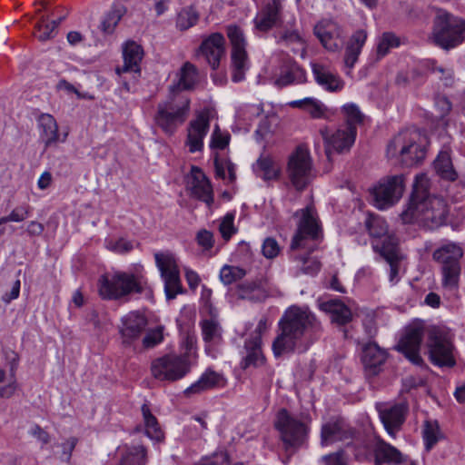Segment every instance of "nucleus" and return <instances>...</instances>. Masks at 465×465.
<instances>
[{
    "instance_id": "nucleus-1",
    "label": "nucleus",
    "mask_w": 465,
    "mask_h": 465,
    "mask_svg": "<svg viewBox=\"0 0 465 465\" xmlns=\"http://www.w3.org/2000/svg\"><path fill=\"white\" fill-rule=\"evenodd\" d=\"M280 332L272 342L275 357L282 354L305 352L322 332V323L308 307L292 305L279 322Z\"/></svg>"
},
{
    "instance_id": "nucleus-2",
    "label": "nucleus",
    "mask_w": 465,
    "mask_h": 465,
    "mask_svg": "<svg viewBox=\"0 0 465 465\" xmlns=\"http://www.w3.org/2000/svg\"><path fill=\"white\" fill-rule=\"evenodd\" d=\"M429 188L428 176L424 173L418 174L408 207L401 213L404 223H417L430 230L436 229L445 223L447 204L442 198L431 196Z\"/></svg>"
},
{
    "instance_id": "nucleus-3",
    "label": "nucleus",
    "mask_w": 465,
    "mask_h": 465,
    "mask_svg": "<svg viewBox=\"0 0 465 465\" xmlns=\"http://www.w3.org/2000/svg\"><path fill=\"white\" fill-rule=\"evenodd\" d=\"M175 88L169 87L167 98L157 104L153 117L155 125L167 135H173L190 113L191 99L183 94L175 93Z\"/></svg>"
},
{
    "instance_id": "nucleus-4",
    "label": "nucleus",
    "mask_w": 465,
    "mask_h": 465,
    "mask_svg": "<svg viewBox=\"0 0 465 465\" xmlns=\"http://www.w3.org/2000/svg\"><path fill=\"white\" fill-rule=\"evenodd\" d=\"M312 419L308 413H292L281 409L274 421L286 450L298 449L307 440Z\"/></svg>"
},
{
    "instance_id": "nucleus-5",
    "label": "nucleus",
    "mask_w": 465,
    "mask_h": 465,
    "mask_svg": "<svg viewBox=\"0 0 465 465\" xmlns=\"http://www.w3.org/2000/svg\"><path fill=\"white\" fill-rule=\"evenodd\" d=\"M430 40L444 50L457 47L465 40V20L439 9L433 20Z\"/></svg>"
},
{
    "instance_id": "nucleus-6",
    "label": "nucleus",
    "mask_w": 465,
    "mask_h": 465,
    "mask_svg": "<svg viewBox=\"0 0 465 465\" xmlns=\"http://www.w3.org/2000/svg\"><path fill=\"white\" fill-rule=\"evenodd\" d=\"M463 256L462 248L454 242H449L437 248L432 253V259L440 268L441 285L445 290H458L461 272L460 259Z\"/></svg>"
},
{
    "instance_id": "nucleus-7",
    "label": "nucleus",
    "mask_w": 465,
    "mask_h": 465,
    "mask_svg": "<svg viewBox=\"0 0 465 465\" xmlns=\"http://www.w3.org/2000/svg\"><path fill=\"white\" fill-rule=\"evenodd\" d=\"M426 348L430 362L439 367L456 365L455 346L450 331L443 327L431 326L426 331Z\"/></svg>"
},
{
    "instance_id": "nucleus-8",
    "label": "nucleus",
    "mask_w": 465,
    "mask_h": 465,
    "mask_svg": "<svg viewBox=\"0 0 465 465\" xmlns=\"http://www.w3.org/2000/svg\"><path fill=\"white\" fill-rule=\"evenodd\" d=\"M420 134L415 131L400 132L389 143L387 156L395 159L396 163L411 167L425 158L424 147L418 143Z\"/></svg>"
},
{
    "instance_id": "nucleus-9",
    "label": "nucleus",
    "mask_w": 465,
    "mask_h": 465,
    "mask_svg": "<svg viewBox=\"0 0 465 465\" xmlns=\"http://www.w3.org/2000/svg\"><path fill=\"white\" fill-rule=\"evenodd\" d=\"M99 284L101 296L109 300H117L132 293H141L143 291L139 277L124 272L103 275L99 280Z\"/></svg>"
},
{
    "instance_id": "nucleus-10",
    "label": "nucleus",
    "mask_w": 465,
    "mask_h": 465,
    "mask_svg": "<svg viewBox=\"0 0 465 465\" xmlns=\"http://www.w3.org/2000/svg\"><path fill=\"white\" fill-rule=\"evenodd\" d=\"M294 216L299 217V222L297 223V231L291 242V249L308 248L312 251L313 248L309 246L308 242L310 241H318L322 237V226L317 212L312 205H309L295 212Z\"/></svg>"
},
{
    "instance_id": "nucleus-11",
    "label": "nucleus",
    "mask_w": 465,
    "mask_h": 465,
    "mask_svg": "<svg viewBox=\"0 0 465 465\" xmlns=\"http://www.w3.org/2000/svg\"><path fill=\"white\" fill-rule=\"evenodd\" d=\"M288 179L299 192L303 191L313 179L312 163L309 151L298 146L289 158L286 167Z\"/></svg>"
},
{
    "instance_id": "nucleus-12",
    "label": "nucleus",
    "mask_w": 465,
    "mask_h": 465,
    "mask_svg": "<svg viewBox=\"0 0 465 465\" xmlns=\"http://www.w3.org/2000/svg\"><path fill=\"white\" fill-rule=\"evenodd\" d=\"M404 189V175L388 176L372 189L371 196L373 204L378 209H386L400 200Z\"/></svg>"
},
{
    "instance_id": "nucleus-13",
    "label": "nucleus",
    "mask_w": 465,
    "mask_h": 465,
    "mask_svg": "<svg viewBox=\"0 0 465 465\" xmlns=\"http://www.w3.org/2000/svg\"><path fill=\"white\" fill-rule=\"evenodd\" d=\"M427 329L422 322H415L405 328L397 350L401 352L411 362L421 365L423 360L420 356V345Z\"/></svg>"
},
{
    "instance_id": "nucleus-14",
    "label": "nucleus",
    "mask_w": 465,
    "mask_h": 465,
    "mask_svg": "<svg viewBox=\"0 0 465 465\" xmlns=\"http://www.w3.org/2000/svg\"><path fill=\"white\" fill-rule=\"evenodd\" d=\"M156 265L164 281V291L168 300L174 299L183 292L176 259L171 252H156Z\"/></svg>"
},
{
    "instance_id": "nucleus-15",
    "label": "nucleus",
    "mask_w": 465,
    "mask_h": 465,
    "mask_svg": "<svg viewBox=\"0 0 465 465\" xmlns=\"http://www.w3.org/2000/svg\"><path fill=\"white\" fill-rule=\"evenodd\" d=\"M227 36L232 44V80L235 83L244 79L245 71L249 68L248 56L245 50V39L242 31L236 25L227 27Z\"/></svg>"
},
{
    "instance_id": "nucleus-16",
    "label": "nucleus",
    "mask_w": 465,
    "mask_h": 465,
    "mask_svg": "<svg viewBox=\"0 0 465 465\" xmlns=\"http://www.w3.org/2000/svg\"><path fill=\"white\" fill-rule=\"evenodd\" d=\"M152 373L160 381H176L182 379L190 371L186 355H165L152 364Z\"/></svg>"
},
{
    "instance_id": "nucleus-17",
    "label": "nucleus",
    "mask_w": 465,
    "mask_h": 465,
    "mask_svg": "<svg viewBox=\"0 0 465 465\" xmlns=\"http://www.w3.org/2000/svg\"><path fill=\"white\" fill-rule=\"evenodd\" d=\"M212 110L203 108L196 113L195 119L192 120L187 127L185 144L190 153L201 152L203 148V139L210 129Z\"/></svg>"
},
{
    "instance_id": "nucleus-18",
    "label": "nucleus",
    "mask_w": 465,
    "mask_h": 465,
    "mask_svg": "<svg viewBox=\"0 0 465 465\" xmlns=\"http://www.w3.org/2000/svg\"><path fill=\"white\" fill-rule=\"evenodd\" d=\"M320 134L324 141L326 155L331 159L332 152L341 153L351 149L355 142L357 131L342 127L330 134L327 128H322Z\"/></svg>"
},
{
    "instance_id": "nucleus-19",
    "label": "nucleus",
    "mask_w": 465,
    "mask_h": 465,
    "mask_svg": "<svg viewBox=\"0 0 465 465\" xmlns=\"http://www.w3.org/2000/svg\"><path fill=\"white\" fill-rule=\"evenodd\" d=\"M381 420L390 436L395 438L396 433L401 430L409 411L406 402H399L393 405L380 404L378 407Z\"/></svg>"
},
{
    "instance_id": "nucleus-20",
    "label": "nucleus",
    "mask_w": 465,
    "mask_h": 465,
    "mask_svg": "<svg viewBox=\"0 0 465 465\" xmlns=\"http://www.w3.org/2000/svg\"><path fill=\"white\" fill-rule=\"evenodd\" d=\"M147 319L144 315L132 312L122 319V326L119 329L122 343L124 347L134 346L147 326Z\"/></svg>"
},
{
    "instance_id": "nucleus-21",
    "label": "nucleus",
    "mask_w": 465,
    "mask_h": 465,
    "mask_svg": "<svg viewBox=\"0 0 465 465\" xmlns=\"http://www.w3.org/2000/svg\"><path fill=\"white\" fill-rule=\"evenodd\" d=\"M313 32L327 50L334 52L341 47L344 32L336 22L322 20L314 26Z\"/></svg>"
},
{
    "instance_id": "nucleus-22",
    "label": "nucleus",
    "mask_w": 465,
    "mask_h": 465,
    "mask_svg": "<svg viewBox=\"0 0 465 465\" xmlns=\"http://www.w3.org/2000/svg\"><path fill=\"white\" fill-rule=\"evenodd\" d=\"M225 39L220 33H213L204 38L198 48V54L204 57L213 70L220 65L222 57L225 54Z\"/></svg>"
},
{
    "instance_id": "nucleus-23",
    "label": "nucleus",
    "mask_w": 465,
    "mask_h": 465,
    "mask_svg": "<svg viewBox=\"0 0 465 465\" xmlns=\"http://www.w3.org/2000/svg\"><path fill=\"white\" fill-rule=\"evenodd\" d=\"M187 186L192 197L205 203L208 207H211L213 203V186L207 176L200 168L192 166L191 177Z\"/></svg>"
},
{
    "instance_id": "nucleus-24",
    "label": "nucleus",
    "mask_w": 465,
    "mask_h": 465,
    "mask_svg": "<svg viewBox=\"0 0 465 465\" xmlns=\"http://www.w3.org/2000/svg\"><path fill=\"white\" fill-rule=\"evenodd\" d=\"M282 3L280 0H264L261 10L254 18L256 29L267 32L281 21Z\"/></svg>"
},
{
    "instance_id": "nucleus-25",
    "label": "nucleus",
    "mask_w": 465,
    "mask_h": 465,
    "mask_svg": "<svg viewBox=\"0 0 465 465\" xmlns=\"http://www.w3.org/2000/svg\"><path fill=\"white\" fill-rule=\"evenodd\" d=\"M354 430L342 420H330L322 425L321 431L322 445L327 446L337 441L351 440Z\"/></svg>"
},
{
    "instance_id": "nucleus-26",
    "label": "nucleus",
    "mask_w": 465,
    "mask_h": 465,
    "mask_svg": "<svg viewBox=\"0 0 465 465\" xmlns=\"http://www.w3.org/2000/svg\"><path fill=\"white\" fill-rule=\"evenodd\" d=\"M374 252L380 253L390 265L389 279L391 283L399 281L400 264L403 259L399 246L392 241L387 240L386 243H374Z\"/></svg>"
},
{
    "instance_id": "nucleus-27",
    "label": "nucleus",
    "mask_w": 465,
    "mask_h": 465,
    "mask_svg": "<svg viewBox=\"0 0 465 465\" xmlns=\"http://www.w3.org/2000/svg\"><path fill=\"white\" fill-rule=\"evenodd\" d=\"M143 57V47L134 41H128L123 46L124 64L115 68L117 74L141 72L140 63Z\"/></svg>"
},
{
    "instance_id": "nucleus-28",
    "label": "nucleus",
    "mask_w": 465,
    "mask_h": 465,
    "mask_svg": "<svg viewBox=\"0 0 465 465\" xmlns=\"http://www.w3.org/2000/svg\"><path fill=\"white\" fill-rule=\"evenodd\" d=\"M366 229L372 238L371 245L374 249V243H386L387 240H392L398 245L397 238L388 233V225L386 221L378 215L370 214L365 221Z\"/></svg>"
},
{
    "instance_id": "nucleus-29",
    "label": "nucleus",
    "mask_w": 465,
    "mask_h": 465,
    "mask_svg": "<svg viewBox=\"0 0 465 465\" xmlns=\"http://www.w3.org/2000/svg\"><path fill=\"white\" fill-rule=\"evenodd\" d=\"M312 69L316 82L327 91L337 92L342 89V80L328 66L315 63L312 64Z\"/></svg>"
},
{
    "instance_id": "nucleus-30",
    "label": "nucleus",
    "mask_w": 465,
    "mask_h": 465,
    "mask_svg": "<svg viewBox=\"0 0 465 465\" xmlns=\"http://www.w3.org/2000/svg\"><path fill=\"white\" fill-rule=\"evenodd\" d=\"M386 359V351L376 343L370 342L362 349V363L365 369L372 375H376L380 371V368Z\"/></svg>"
},
{
    "instance_id": "nucleus-31",
    "label": "nucleus",
    "mask_w": 465,
    "mask_h": 465,
    "mask_svg": "<svg viewBox=\"0 0 465 465\" xmlns=\"http://www.w3.org/2000/svg\"><path fill=\"white\" fill-rule=\"evenodd\" d=\"M367 32L363 29L356 30L349 38L344 53V64L352 69L359 59L363 45L367 40Z\"/></svg>"
},
{
    "instance_id": "nucleus-32",
    "label": "nucleus",
    "mask_w": 465,
    "mask_h": 465,
    "mask_svg": "<svg viewBox=\"0 0 465 465\" xmlns=\"http://www.w3.org/2000/svg\"><path fill=\"white\" fill-rule=\"evenodd\" d=\"M374 465L389 463L400 465L406 461L405 456L394 446L380 440L374 449Z\"/></svg>"
},
{
    "instance_id": "nucleus-33",
    "label": "nucleus",
    "mask_w": 465,
    "mask_h": 465,
    "mask_svg": "<svg viewBox=\"0 0 465 465\" xmlns=\"http://www.w3.org/2000/svg\"><path fill=\"white\" fill-rule=\"evenodd\" d=\"M252 170L257 177L265 182L278 180L281 175L280 165L269 154H262L253 163Z\"/></svg>"
},
{
    "instance_id": "nucleus-34",
    "label": "nucleus",
    "mask_w": 465,
    "mask_h": 465,
    "mask_svg": "<svg viewBox=\"0 0 465 465\" xmlns=\"http://www.w3.org/2000/svg\"><path fill=\"white\" fill-rule=\"evenodd\" d=\"M40 138L45 147L56 144L59 141L58 125L53 115L42 114L37 118Z\"/></svg>"
},
{
    "instance_id": "nucleus-35",
    "label": "nucleus",
    "mask_w": 465,
    "mask_h": 465,
    "mask_svg": "<svg viewBox=\"0 0 465 465\" xmlns=\"http://www.w3.org/2000/svg\"><path fill=\"white\" fill-rule=\"evenodd\" d=\"M244 356L241 362L242 369L251 366L258 367L263 364L264 356L262 351V341H259V336L256 338H248L244 342Z\"/></svg>"
},
{
    "instance_id": "nucleus-36",
    "label": "nucleus",
    "mask_w": 465,
    "mask_h": 465,
    "mask_svg": "<svg viewBox=\"0 0 465 465\" xmlns=\"http://www.w3.org/2000/svg\"><path fill=\"white\" fill-rule=\"evenodd\" d=\"M179 79L177 84L169 87H176L175 93L183 94V90H193L199 83V72L197 67L190 62H185L178 74Z\"/></svg>"
},
{
    "instance_id": "nucleus-37",
    "label": "nucleus",
    "mask_w": 465,
    "mask_h": 465,
    "mask_svg": "<svg viewBox=\"0 0 465 465\" xmlns=\"http://www.w3.org/2000/svg\"><path fill=\"white\" fill-rule=\"evenodd\" d=\"M322 309L330 313L331 322L338 325H345L352 319L350 308L339 300H330L323 302Z\"/></svg>"
},
{
    "instance_id": "nucleus-38",
    "label": "nucleus",
    "mask_w": 465,
    "mask_h": 465,
    "mask_svg": "<svg viewBox=\"0 0 465 465\" xmlns=\"http://www.w3.org/2000/svg\"><path fill=\"white\" fill-rule=\"evenodd\" d=\"M277 43L286 47H290L292 51L300 54L302 58L306 54V43L303 37L297 30H283L277 36Z\"/></svg>"
},
{
    "instance_id": "nucleus-39",
    "label": "nucleus",
    "mask_w": 465,
    "mask_h": 465,
    "mask_svg": "<svg viewBox=\"0 0 465 465\" xmlns=\"http://www.w3.org/2000/svg\"><path fill=\"white\" fill-rule=\"evenodd\" d=\"M434 169L437 174L445 181L455 182L459 178L448 151L443 150L440 152L434 161Z\"/></svg>"
},
{
    "instance_id": "nucleus-40",
    "label": "nucleus",
    "mask_w": 465,
    "mask_h": 465,
    "mask_svg": "<svg viewBox=\"0 0 465 465\" xmlns=\"http://www.w3.org/2000/svg\"><path fill=\"white\" fill-rule=\"evenodd\" d=\"M147 450L143 445H124L118 465H145Z\"/></svg>"
},
{
    "instance_id": "nucleus-41",
    "label": "nucleus",
    "mask_w": 465,
    "mask_h": 465,
    "mask_svg": "<svg viewBox=\"0 0 465 465\" xmlns=\"http://www.w3.org/2000/svg\"><path fill=\"white\" fill-rule=\"evenodd\" d=\"M221 381L222 377L220 374L213 371H207L197 381L184 391V394L189 396L191 394H199L205 391L212 390L219 386Z\"/></svg>"
},
{
    "instance_id": "nucleus-42",
    "label": "nucleus",
    "mask_w": 465,
    "mask_h": 465,
    "mask_svg": "<svg viewBox=\"0 0 465 465\" xmlns=\"http://www.w3.org/2000/svg\"><path fill=\"white\" fill-rule=\"evenodd\" d=\"M289 105L293 108H301L306 111L312 118H325L327 114L326 106L317 99L304 98L302 100H295L289 103Z\"/></svg>"
},
{
    "instance_id": "nucleus-43",
    "label": "nucleus",
    "mask_w": 465,
    "mask_h": 465,
    "mask_svg": "<svg viewBox=\"0 0 465 465\" xmlns=\"http://www.w3.org/2000/svg\"><path fill=\"white\" fill-rule=\"evenodd\" d=\"M142 414L145 428V434L148 438L155 441H161L163 439V432L154 415L151 412L147 404L142 406Z\"/></svg>"
},
{
    "instance_id": "nucleus-44",
    "label": "nucleus",
    "mask_w": 465,
    "mask_h": 465,
    "mask_svg": "<svg viewBox=\"0 0 465 465\" xmlns=\"http://www.w3.org/2000/svg\"><path fill=\"white\" fill-rule=\"evenodd\" d=\"M238 296L241 299L250 301H262L265 298V291L262 281L257 280L251 282H245L238 287Z\"/></svg>"
},
{
    "instance_id": "nucleus-45",
    "label": "nucleus",
    "mask_w": 465,
    "mask_h": 465,
    "mask_svg": "<svg viewBox=\"0 0 465 465\" xmlns=\"http://www.w3.org/2000/svg\"><path fill=\"white\" fill-rule=\"evenodd\" d=\"M58 23L48 21L47 17L42 15L35 25L34 35L40 42H46L55 37Z\"/></svg>"
},
{
    "instance_id": "nucleus-46",
    "label": "nucleus",
    "mask_w": 465,
    "mask_h": 465,
    "mask_svg": "<svg viewBox=\"0 0 465 465\" xmlns=\"http://www.w3.org/2000/svg\"><path fill=\"white\" fill-rule=\"evenodd\" d=\"M305 81V72L295 63H293L289 69L282 73L275 81V84L280 86H286L293 83H303Z\"/></svg>"
},
{
    "instance_id": "nucleus-47",
    "label": "nucleus",
    "mask_w": 465,
    "mask_h": 465,
    "mask_svg": "<svg viewBox=\"0 0 465 465\" xmlns=\"http://www.w3.org/2000/svg\"><path fill=\"white\" fill-rule=\"evenodd\" d=\"M215 175L223 180L233 183L236 180L235 165L229 159L214 158Z\"/></svg>"
},
{
    "instance_id": "nucleus-48",
    "label": "nucleus",
    "mask_w": 465,
    "mask_h": 465,
    "mask_svg": "<svg viewBox=\"0 0 465 465\" xmlns=\"http://www.w3.org/2000/svg\"><path fill=\"white\" fill-rule=\"evenodd\" d=\"M423 440L427 451H430L440 438L439 424L436 420H426L423 425Z\"/></svg>"
},
{
    "instance_id": "nucleus-49",
    "label": "nucleus",
    "mask_w": 465,
    "mask_h": 465,
    "mask_svg": "<svg viewBox=\"0 0 465 465\" xmlns=\"http://www.w3.org/2000/svg\"><path fill=\"white\" fill-rule=\"evenodd\" d=\"M199 15L193 7L182 9L176 18V27L180 31H185L195 25L198 22Z\"/></svg>"
},
{
    "instance_id": "nucleus-50",
    "label": "nucleus",
    "mask_w": 465,
    "mask_h": 465,
    "mask_svg": "<svg viewBox=\"0 0 465 465\" xmlns=\"http://www.w3.org/2000/svg\"><path fill=\"white\" fill-rule=\"evenodd\" d=\"M202 333L206 342L215 341L221 339L222 329L213 319H206L201 322Z\"/></svg>"
},
{
    "instance_id": "nucleus-51",
    "label": "nucleus",
    "mask_w": 465,
    "mask_h": 465,
    "mask_svg": "<svg viewBox=\"0 0 465 465\" xmlns=\"http://www.w3.org/2000/svg\"><path fill=\"white\" fill-rule=\"evenodd\" d=\"M401 45L400 38L391 32H385L379 39L377 45L378 56L386 55L391 48L398 47Z\"/></svg>"
},
{
    "instance_id": "nucleus-52",
    "label": "nucleus",
    "mask_w": 465,
    "mask_h": 465,
    "mask_svg": "<svg viewBox=\"0 0 465 465\" xmlns=\"http://www.w3.org/2000/svg\"><path fill=\"white\" fill-rule=\"evenodd\" d=\"M342 111L345 114V128L349 130L351 128L357 131V125L362 123L363 114L361 113L358 106L353 104H345L342 107Z\"/></svg>"
},
{
    "instance_id": "nucleus-53",
    "label": "nucleus",
    "mask_w": 465,
    "mask_h": 465,
    "mask_svg": "<svg viewBox=\"0 0 465 465\" xmlns=\"http://www.w3.org/2000/svg\"><path fill=\"white\" fill-rule=\"evenodd\" d=\"M246 275V271L238 266L224 265L220 272V279L225 285L232 284Z\"/></svg>"
},
{
    "instance_id": "nucleus-54",
    "label": "nucleus",
    "mask_w": 465,
    "mask_h": 465,
    "mask_svg": "<svg viewBox=\"0 0 465 465\" xmlns=\"http://www.w3.org/2000/svg\"><path fill=\"white\" fill-rule=\"evenodd\" d=\"M123 15L124 12L120 8H114L110 10L101 22V30L105 34H112L122 19Z\"/></svg>"
},
{
    "instance_id": "nucleus-55",
    "label": "nucleus",
    "mask_w": 465,
    "mask_h": 465,
    "mask_svg": "<svg viewBox=\"0 0 465 465\" xmlns=\"http://www.w3.org/2000/svg\"><path fill=\"white\" fill-rule=\"evenodd\" d=\"M163 340V326H157L149 330L142 340L143 349H151Z\"/></svg>"
},
{
    "instance_id": "nucleus-56",
    "label": "nucleus",
    "mask_w": 465,
    "mask_h": 465,
    "mask_svg": "<svg viewBox=\"0 0 465 465\" xmlns=\"http://www.w3.org/2000/svg\"><path fill=\"white\" fill-rule=\"evenodd\" d=\"M230 134L223 133L218 124L214 126L211 138V147L223 150L230 143Z\"/></svg>"
},
{
    "instance_id": "nucleus-57",
    "label": "nucleus",
    "mask_w": 465,
    "mask_h": 465,
    "mask_svg": "<svg viewBox=\"0 0 465 465\" xmlns=\"http://www.w3.org/2000/svg\"><path fill=\"white\" fill-rule=\"evenodd\" d=\"M77 443V438L70 437L58 445V447L61 448V452L58 455V458L60 459L61 461L65 462L67 464L70 463L72 452L74 450Z\"/></svg>"
},
{
    "instance_id": "nucleus-58",
    "label": "nucleus",
    "mask_w": 465,
    "mask_h": 465,
    "mask_svg": "<svg viewBox=\"0 0 465 465\" xmlns=\"http://www.w3.org/2000/svg\"><path fill=\"white\" fill-rule=\"evenodd\" d=\"M106 248L116 253H127L134 249V244L131 241L124 238H119L118 240L106 241Z\"/></svg>"
},
{
    "instance_id": "nucleus-59",
    "label": "nucleus",
    "mask_w": 465,
    "mask_h": 465,
    "mask_svg": "<svg viewBox=\"0 0 465 465\" xmlns=\"http://www.w3.org/2000/svg\"><path fill=\"white\" fill-rule=\"evenodd\" d=\"M233 221L234 215L229 213L223 217L219 225V231L225 241H229L231 237L236 232Z\"/></svg>"
},
{
    "instance_id": "nucleus-60",
    "label": "nucleus",
    "mask_w": 465,
    "mask_h": 465,
    "mask_svg": "<svg viewBox=\"0 0 465 465\" xmlns=\"http://www.w3.org/2000/svg\"><path fill=\"white\" fill-rule=\"evenodd\" d=\"M262 254L268 259L275 258L280 252V246L274 238L268 237L262 244Z\"/></svg>"
},
{
    "instance_id": "nucleus-61",
    "label": "nucleus",
    "mask_w": 465,
    "mask_h": 465,
    "mask_svg": "<svg viewBox=\"0 0 465 465\" xmlns=\"http://www.w3.org/2000/svg\"><path fill=\"white\" fill-rule=\"evenodd\" d=\"M301 271L309 275H315L321 269V262L313 257H302Z\"/></svg>"
},
{
    "instance_id": "nucleus-62",
    "label": "nucleus",
    "mask_w": 465,
    "mask_h": 465,
    "mask_svg": "<svg viewBox=\"0 0 465 465\" xmlns=\"http://www.w3.org/2000/svg\"><path fill=\"white\" fill-rule=\"evenodd\" d=\"M31 213V207L28 204H23L16 206L12 210V212L8 214L9 220L15 223H20L25 221Z\"/></svg>"
},
{
    "instance_id": "nucleus-63",
    "label": "nucleus",
    "mask_w": 465,
    "mask_h": 465,
    "mask_svg": "<svg viewBox=\"0 0 465 465\" xmlns=\"http://www.w3.org/2000/svg\"><path fill=\"white\" fill-rule=\"evenodd\" d=\"M324 465H347L345 453L341 450L322 457Z\"/></svg>"
},
{
    "instance_id": "nucleus-64",
    "label": "nucleus",
    "mask_w": 465,
    "mask_h": 465,
    "mask_svg": "<svg viewBox=\"0 0 465 465\" xmlns=\"http://www.w3.org/2000/svg\"><path fill=\"white\" fill-rule=\"evenodd\" d=\"M197 242L205 250H210L213 246V236L209 231L203 230L197 233Z\"/></svg>"
}]
</instances>
